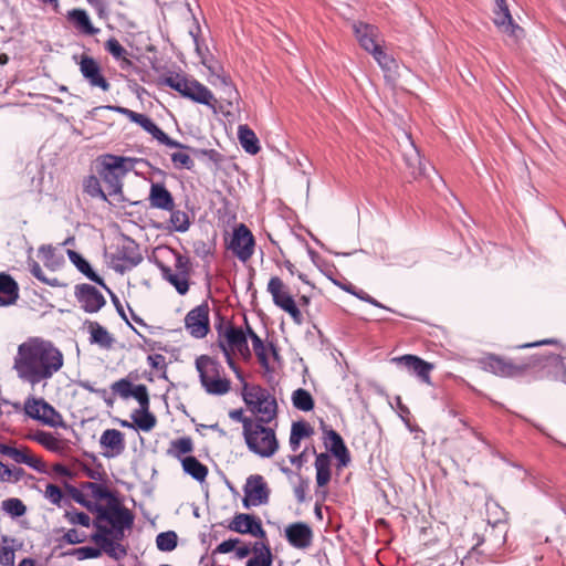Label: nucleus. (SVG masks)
Wrapping results in <instances>:
<instances>
[{
    "instance_id": "54",
    "label": "nucleus",
    "mask_w": 566,
    "mask_h": 566,
    "mask_svg": "<svg viewBox=\"0 0 566 566\" xmlns=\"http://www.w3.org/2000/svg\"><path fill=\"white\" fill-rule=\"evenodd\" d=\"M133 388L134 385L126 378H122L113 382L111 386L112 391L124 399H127L132 396Z\"/></svg>"
},
{
    "instance_id": "62",
    "label": "nucleus",
    "mask_w": 566,
    "mask_h": 566,
    "mask_svg": "<svg viewBox=\"0 0 566 566\" xmlns=\"http://www.w3.org/2000/svg\"><path fill=\"white\" fill-rule=\"evenodd\" d=\"M147 361L153 369L165 370L166 369V357L161 354H153L147 357Z\"/></svg>"
},
{
    "instance_id": "64",
    "label": "nucleus",
    "mask_w": 566,
    "mask_h": 566,
    "mask_svg": "<svg viewBox=\"0 0 566 566\" xmlns=\"http://www.w3.org/2000/svg\"><path fill=\"white\" fill-rule=\"evenodd\" d=\"M545 360L557 368L562 369V381L566 384V367L562 360V357L559 355H549L545 357Z\"/></svg>"
},
{
    "instance_id": "56",
    "label": "nucleus",
    "mask_w": 566,
    "mask_h": 566,
    "mask_svg": "<svg viewBox=\"0 0 566 566\" xmlns=\"http://www.w3.org/2000/svg\"><path fill=\"white\" fill-rule=\"evenodd\" d=\"M291 432L294 437H297L300 440L310 438L314 434L313 427L306 421H296L292 423Z\"/></svg>"
},
{
    "instance_id": "36",
    "label": "nucleus",
    "mask_w": 566,
    "mask_h": 566,
    "mask_svg": "<svg viewBox=\"0 0 566 566\" xmlns=\"http://www.w3.org/2000/svg\"><path fill=\"white\" fill-rule=\"evenodd\" d=\"M67 256L70 261L76 266V269L83 273L87 279L95 282L101 286H105L103 277L97 275L91 268L90 263L76 251L67 250Z\"/></svg>"
},
{
    "instance_id": "17",
    "label": "nucleus",
    "mask_w": 566,
    "mask_h": 566,
    "mask_svg": "<svg viewBox=\"0 0 566 566\" xmlns=\"http://www.w3.org/2000/svg\"><path fill=\"white\" fill-rule=\"evenodd\" d=\"M113 269L118 273H125L137 266L143 260L139 245L130 239H124L116 252L112 254Z\"/></svg>"
},
{
    "instance_id": "16",
    "label": "nucleus",
    "mask_w": 566,
    "mask_h": 566,
    "mask_svg": "<svg viewBox=\"0 0 566 566\" xmlns=\"http://www.w3.org/2000/svg\"><path fill=\"white\" fill-rule=\"evenodd\" d=\"M23 410L28 417L45 426L57 428L64 424L62 415L43 398L29 397Z\"/></svg>"
},
{
    "instance_id": "22",
    "label": "nucleus",
    "mask_w": 566,
    "mask_h": 566,
    "mask_svg": "<svg viewBox=\"0 0 566 566\" xmlns=\"http://www.w3.org/2000/svg\"><path fill=\"white\" fill-rule=\"evenodd\" d=\"M323 442L327 450L338 460L339 467H346L350 461V454L340 434L321 420Z\"/></svg>"
},
{
    "instance_id": "39",
    "label": "nucleus",
    "mask_w": 566,
    "mask_h": 566,
    "mask_svg": "<svg viewBox=\"0 0 566 566\" xmlns=\"http://www.w3.org/2000/svg\"><path fill=\"white\" fill-rule=\"evenodd\" d=\"M38 253L43 264L52 271L59 270L64 264L63 255L52 245L40 247Z\"/></svg>"
},
{
    "instance_id": "20",
    "label": "nucleus",
    "mask_w": 566,
    "mask_h": 566,
    "mask_svg": "<svg viewBox=\"0 0 566 566\" xmlns=\"http://www.w3.org/2000/svg\"><path fill=\"white\" fill-rule=\"evenodd\" d=\"M0 454L8 457L18 464H25L38 472H45L44 461L35 455L29 447L0 443Z\"/></svg>"
},
{
    "instance_id": "63",
    "label": "nucleus",
    "mask_w": 566,
    "mask_h": 566,
    "mask_svg": "<svg viewBox=\"0 0 566 566\" xmlns=\"http://www.w3.org/2000/svg\"><path fill=\"white\" fill-rule=\"evenodd\" d=\"M63 541L67 544H80L85 541V536L77 530L71 528L63 535Z\"/></svg>"
},
{
    "instance_id": "14",
    "label": "nucleus",
    "mask_w": 566,
    "mask_h": 566,
    "mask_svg": "<svg viewBox=\"0 0 566 566\" xmlns=\"http://www.w3.org/2000/svg\"><path fill=\"white\" fill-rule=\"evenodd\" d=\"M130 397H134L139 403V408L135 409L130 415L135 426L140 431H151L157 424V418L153 412H150L147 387L143 384L134 386Z\"/></svg>"
},
{
    "instance_id": "2",
    "label": "nucleus",
    "mask_w": 566,
    "mask_h": 566,
    "mask_svg": "<svg viewBox=\"0 0 566 566\" xmlns=\"http://www.w3.org/2000/svg\"><path fill=\"white\" fill-rule=\"evenodd\" d=\"M155 263L165 281L171 284L178 294L189 292L193 265L189 256L171 248H159L155 254Z\"/></svg>"
},
{
    "instance_id": "52",
    "label": "nucleus",
    "mask_w": 566,
    "mask_h": 566,
    "mask_svg": "<svg viewBox=\"0 0 566 566\" xmlns=\"http://www.w3.org/2000/svg\"><path fill=\"white\" fill-rule=\"evenodd\" d=\"M2 509L4 512L13 517H20L25 514L27 506L20 499L11 497L2 502Z\"/></svg>"
},
{
    "instance_id": "29",
    "label": "nucleus",
    "mask_w": 566,
    "mask_h": 566,
    "mask_svg": "<svg viewBox=\"0 0 566 566\" xmlns=\"http://www.w3.org/2000/svg\"><path fill=\"white\" fill-rule=\"evenodd\" d=\"M395 361L413 373L422 382L428 385L431 384L430 373L434 368L433 364L428 363L416 355H403L395 358Z\"/></svg>"
},
{
    "instance_id": "53",
    "label": "nucleus",
    "mask_w": 566,
    "mask_h": 566,
    "mask_svg": "<svg viewBox=\"0 0 566 566\" xmlns=\"http://www.w3.org/2000/svg\"><path fill=\"white\" fill-rule=\"evenodd\" d=\"M371 54L384 71L391 72L397 67L396 61L381 46L377 48Z\"/></svg>"
},
{
    "instance_id": "44",
    "label": "nucleus",
    "mask_w": 566,
    "mask_h": 566,
    "mask_svg": "<svg viewBox=\"0 0 566 566\" xmlns=\"http://www.w3.org/2000/svg\"><path fill=\"white\" fill-rule=\"evenodd\" d=\"M101 178L96 176H88L83 181V190L92 198H99L104 201L107 200V192L102 189Z\"/></svg>"
},
{
    "instance_id": "61",
    "label": "nucleus",
    "mask_w": 566,
    "mask_h": 566,
    "mask_svg": "<svg viewBox=\"0 0 566 566\" xmlns=\"http://www.w3.org/2000/svg\"><path fill=\"white\" fill-rule=\"evenodd\" d=\"M76 553L80 555L81 558H98L101 557L102 553H104V551L99 546H84L77 548Z\"/></svg>"
},
{
    "instance_id": "40",
    "label": "nucleus",
    "mask_w": 566,
    "mask_h": 566,
    "mask_svg": "<svg viewBox=\"0 0 566 566\" xmlns=\"http://www.w3.org/2000/svg\"><path fill=\"white\" fill-rule=\"evenodd\" d=\"M238 137L242 148L247 153L255 155L260 151L259 139L255 133L248 125L239 126Z\"/></svg>"
},
{
    "instance_id": "12",
    "label": "nucleus",
    "mask_w": 566,
    "mask_h": 566,
    "mask_svg": "<svg viewBox=\"0 0 566 566\" xmlns=\"http://www.w3.org/2000/svg\"><path fill=\"white\" fill-rule=\"evenodd\" d=\"M266 291L271 294L273 303L286 312L294 322L301 323L302 313L297 307L289 286L279 276H272L266 286Z\"/></svg>"
},
{
    "instance_id": "57",
    "label": "nucleus",
    "mask_w": 566,
    "mask_h": 566,
    "mask_svg": "<svg viewBox=\"0 0 566 566\" xmlns=\"http://www.w3.org/2000/svg\"><path fill=\"white\" fill-rule=\"evenodd\" d=\"M64 517L73 525H82L88 527L91 524V517L84 512H70L66 511Z\"/></svg>"
},
{
    "instance_id": "23",
    "label": "nucleus",
    "mask_w": 566,
    "mask_h": 566,
    "mask_svg": "<svg viewBox=\"0 0 566 566\" xmlns=\"http://www.w3.org/2000/svg\"><path fill=\"white\" fill-rule=\"evenodd\" d=\"M493 14V22L501 32L513 38L515 41L523 36L524 30L513 22L506 0H495Z\"/></svg>"
},
{
    "instance_id": "42",
    "label": "nucleus",
    "mask_w": 566,
    "mask_h": 566,
    "mask_svg": "<svg viewBox=\"0 0 566 566\" xmlns=\"http://www.w3.org/2000/svg\"><path fill=\"white\" fill-rule=\"evenodd\" d=\"M193 451V441L190 437H181L172 440L167 449V454L179 459L181 461L182 455L189 454Z\"/></svg>"
},
{
    "instance_id": "30",
    "label": "nucleus",
    "mask_w": 566,
    "mask_h": 566,
    "mask_svg": "<svg viewBox=\"0 0 566 566\" xmlns=\"http://www.w3.org/2000/svg\"><path fill=\"white\" fill-rule=\"evenodd\" d=\"M148 202L150 208L164 211L172 210L176 207L171 192L160 182L151 184Z\"/></svg>"
},
{
    "instance_id": "1",
    "label": "nucleus",
    "mask_w": 566,
    "mask_h": 566,
    "mask_svg": "<svg viewBox=\"0 0 566 566\" xmlns=\"http://www.w3.org/2000/svg\"><path fill=\"white\" fill-rule=\"evenodd\" d=\"M63 366V352L42 337H29L21 343L13 360L19 379L32 387L51 379Z\"/></svg>"
},
{
    "instance_id": "27",
    "label": "nucleus",
    "mask_w": 566,
    "mask_h": 566,
    "mask_svg": "<svg viewBox=\"0 0 566 566\" xmlns=\"http://www.w3.org/2000/svg\"><path fill=\"white\" fill-rule=\"evenodd\" d=\"M99 446L105 458L119 457L126 449L125 434L117 429H106L101 434Z\"/></svg>"
},
{
    "instance_id": "50",
    "label": "nucleus",
    "mask_w": 566,
    "mask_h": 566,
    "mask_svg": "<svg viewBox=\"0 0 566 566\" xmlns=\"http://www.w3.org/2000/svg\"><path fill=\"white\" fill-rule=\"evenodd\" d=\"M177 534L172 531L159 533L156 537V545L161 552H170L177 546Z\"/></svg>"
},
{
    "instance_id": "31",
    "label": "nucleus",
    "mask_w": 566,
    "mask_h": 566,
    "mask_svg": "<svg viewBox=\"0 0 566 566\" xmlns=\"http://www.w3.org/2000/svg\"><path fill=\"white\" fill-rule=\"evenodd\" d=\"M353 30L360 46L367 52L371 53L380 46L378 43L379 32L375 25L357 22L353 24Z\"/></svg>"
},
{
    "instance_id": "15",
    "label": "nucleus",
    "mask_w": 566,
    "mask_h": 566,
    "mask_svg": "<svg viewBox=\"0 0 566 566\" xmlns=\"http://www.w3.org/2000/svg\"><path fill=\"white\" fill-rule=\"evenodd\" d=\"M227 249L243 263L252 258L255 250V239L244 223H239L233 228L231 238L227 242Z\"/></svg>"
},
{
    "instance_id": "33",
    "label": "nucleus",
    "mask_w": 566,
    "mask_h": 566,
    "mask_svg": "<svg viewBox=\"0 0 566 566\" xmlns=\"http://www.w3.org/2000/svg\"><path fill=\"white\" fill-rule=\"evenodd\" d=\"M90 332V342L96 344L102 348L111 349L114 345V337L112 334L99 323L90 322L87 325Z\"/></svg>"
},
{
    "instance_id": "51",
    "label": "nucleus",
    "mask_w": 566,
    "mask_h": 566,
    "mask_svg": "<svg viewBox=\"0 0 566 566\" xmlns=\"http://www.w3.org/2000/svg\"><path fill=\"white\" fill-rule=\"evenodd\" d=\"M43 495L50 503L59 507L66 500L62 489L53 483L46 484Z\"/></svg>"
},
{
    "instance_id": "47",
    "label": "nucleus",
    "mask_w": 566,
    "mask_h": 566,
    "mask_svg": "<svg viewBox=\"0 0 566 566\" xmlns=\"http://www.w3.org/2000/svg\"><path fill=\"white\" fill-rule=\"evenodd\" d=\"M292 401L294 407L302 411H311L314 408L312 395L303 388H298L293 392Z\"/></svg>"
},
{
    "instance_id": "3",
    "label": "nucleus",
    "mask_w": 566,
    "mask_h": 566,
    "mask_svg": "<svg viewBox=\"0 0 566 566\" xmlns=\"http://www.w3.org/2000/svg\"><path fill=\"white\" fill-rule=\"evenodd\" d=\"M245 324L248 323L244 318ZM217 345L224 355L226 361L229 367L234 371L239 380H243V374L239 366L235 364L233 356L240 355L244 360H249L252 356L248 344V327L245 331L241 327L234 326L229 323L226 326L220 325L218 328Z\"/></svg>"
},
{
    "instance_id": "46",
    "label": "nucleus",
    "mask_w": 566,
    "mask_h": 566,
    "mask_svg": "<svg viewBox=\"0 0 566 566\" xmlns=\"http://www.w3.org/2000/svg\"><path fill=\"white\" fill-rule=\"evenodd\" d=\"M333 282L335 285L340 287L343 291L355 295L357 298H359L364 302H367L376 307H382V305L377 300L371 297L369 294H367L363 290H357L350 282H347V281L343 282V281H336V280H334Z\"/></svg>"
},
{
    "instance_id": "13",
    "label": "nucleus",
    "mask_w": 566,
    "mask_h": 566,
    "mask_svg": "<svg viewBox=\"0 0 566 566\" xmlns=\"http://www.w3.org/2000/svg\"><path fill=\"white\" fill-rule=\"evenodd\" d=\"M102 521H96L94 526L96 532L92 535V541L109 557L119 560L127 555V551L120 541L113 526L103 525Z\"/></svg>"
},
{
    "instance_id": "35",
    "label": "nucleus",
    "mask_w": 566,
    "mask_h": 566,
    "mask_svg": "<svg viewBox=\"0 0 566 566\" xmlns=\"http://www.w3.org/2000/svg\"><path fill=\"white\" fill-rule=\"evenodd\" d=\"M316 483L318 486H326L332 479V460L327 453L316 454L315 459Z\"/></svg>"
},
{
    "instance_id": "21",
    "label": "nucleus",
    "mask_w": 566,
    "mask_h": 566,
    "mask_svg": "<svg viewBox=\"0 0 566 566\" xmlns=\"http://www.w3.org/2000/svg\"><path fill=\"white\" fill-rule=\"evenodd\" d=\"M243 491L244 496L242 502L245 509L259 506L268 503L269 501L270 491L264 478L260 474L250 475L247 479Z\"/></svg>"
},
{
    "instance_id": "10",
    "label": "nucleus",
    "mask_w": 566,
    "mask_h": 566,
    "mask_svg": "<svg viewBox=\"0 0 566 566\" xmlns=\"http://www.w3.org/2000/svg\"><path fill=\"white\" fill-rule=\"evenodd\" d=\"M479 364L484 371L499 377L512 378L524 375L528 369L535 368L542 364V357L531 356L523 361L495 355L486 354L479 359Z\"/></svg>"
},
{
    "instance_id": "58",
    "label": "nucleus",
    "mask_w": 566,
    "mask_h": 566,
    "mask_svg": "<svg viewBox=\"0 0 566 566\" xmlns=\"http://www.w3.org/2000/svg\"><path fill=\"white\" fill-rule=\"evenodd\" d=\"M30 271H31L32 275L34 277H36L39 281H41L45 284H49L51 286L57 285V280L56 279L51 280V279L46 277L38 262L32 261V263H30Z\"/></svg>"
},
{
    "instance_id": "24",
    "label": "nucleus",
    "mask_w": 566,
    "mask_h": 566,
    "mask_svg": "<svg viewBox=\"0 0 566 566\" xmlns=\"http://www.w3.org/2000/svg\"><path fill=\"white\" fill-rule=\"evenodd\" d=\"M248 335L252 342L253 352L258 358L259 364L266 373H272L274 368L270 365V356L274 360L280 359V354L276 346L272 343L264 344L263 340L255 334L252 327L247 323Z\"/></svg>"
},
{
    "instance_id": "43",
    "label": "nucleus",
    "mask_w": 566,
    "mask_h": 566,
    "mask_svg": "<svg viewBox=\"0 0 566 566\" xmlns=\"http://www.w3.org/2000/svg\"><path fill=\"white\" fill-rule=\"evenodd\" d=\"M104 49L116 60L120 63V66L124 69L126 66L132 65V61L127 57L128 52L127 50L119 43V41L115 38L108 39L105 44Z\"/></svg>"
},
{
    "instance_id": "25",
    "label": "nucleus",
    "mask_w": 566,
    "mask_h": 566,
    "mask_svg": "<svg viewBox=\"0 0 566 566\" xmlns=\"http://www.w3.org/2000/svg\"><path fill=\"white\" fill-rule=\"evenodd\" d=\"M75 296L81 308L86 313H96L106 304L104 295L95 286L90 284L76 285Z\"/></svg>"
},
{
    "instance_id": "8",
    "label": "nucleus",
    "mask_w": 566,
    "mask_h": 566,
    "mask_svg": "<svg viewBox=\"0 0 566 566\" xmlns=\"http://www.w3.org/2000/svg\"><path fill=\"white\" fill-rule=\"evenodd\" d=\"M270 422L254 420L242 432L248 449L261 458L273 457L280 447L275 430L269 427Z\"/></svg>"
},
{
    "instance_id": "9",
    "label": "nucleus",
    "mask_w": 566,
    "mask_h": 566,
    "mask_svg": "<svg viewBox=\"0 0 566 566\" xmlns=\"http://www.w3.org/2000/svg\"><path fill=\"white\" fill-rule=\"evenodd\" d=\"M242 382V398L248 409L255 415V420L272 421L277 416V402L270 391L260 385Z\"/></svg>"
},
{
    "instance_id": "48",
    "label": "nucleus",
    "mask_w": 566,
    "mask_h": 566,
    "mask_svg": "<svg viewBox=\"0 0 566 566\" xmlns=\"http://www.w3.org/2000/svg\"><path fill=\"white\" fill-rule=\"evenodd\" d=\"M167 211L170 212L169 222L175 231L186 232L189 229L190 220L188 213L175 208Z\"/></svg>"
},
{
    "instance_id": "37",
    "label": "nucleus",
    "mask_w": 566,
    "mask_h": 566,
    "mask_svg": "<svg viewBox=\"0 0 566 566\" xmlns=\"http://www.w3.org/2000/svg\"><path fill=\"white\" fill-rule=\"evenodd\" d=\"M184 471L198 482H203L208 475V467L201 463L196 457L188 455L181 459Z\"/></svg>"
},
{
    "instance_id": "19",
    "label": "nucleus",
    "mask_w": 566,
    "mask_h": 566,
    "mask_svg": "<svg viewBox=\"0 0 566 566\" xmlns=\"http://www.w3.org/2000/svg\"><path fill=\"white\" fill-rule=\"evenodd\" d=\"M80 72L85 81L92 87H97L103 92L111 90V83L103 74L101 64L91 55L83 53L77 62Z\"/></svg>"
},
{
    "instance_id": "18",
    "label": "nucleus",
    "mask_w": 566,
    "mask_h": 566,
    "mask_svg": "<svg viewBox=\"0 0 566 566\" xmlns=\"http://www.w3.org/2000/svg\"><path fill=\"white\" fill-rule=\"evenodd\" d=\"M185 328L193 338H205L209 334L210 307L207 302H202L187 313Z\"/></svg>"
},
{
    "instance_id": "55",
    "label": "nucleus",
    "mask_w": 566,
    "mask_h": 566,
    "mask_svg": "<svg viewBox=\"0 0 566 566\" xmlns=\"http://www.w3.org/2000/svg\"><path fill=\"white\" fill-rule=\"evenodd\" d=\"M171 161L178 169L191 170L195 167V163L190 155L185 151H176L171 154Z\"/></svg>"
},
{
    "instance_id": "59",
    "label": "nucleus",
    "mask_w": 566,
    "mask_h": 566,
    "mask_svg": "<svg viewBox=\"0 0 566 566\" xmlns=\"http://www.w3.org/2000/svg\"><path fill=\"white\" fill-rule=\"evenodd\" d=\"M0 563L3 566L14 565V549L10 546H0Z\"/></svg>"
},
{
    "instance_id": "28",
    "label": "nucleus",
    "mask_w": 566,
    "mask_h": 566,
    "mask_svg": "<svg viewBox=\"0 0 566 566\" xmlns=\"http://www.w3.org/2000/svg\"><path fill=\"white\" fill-rule=\"evenodd\" d=\"M229 528L237 533L251 534L255 537L265 538L266 536L260 520L250 514L239 513L234 515Z\"/></svg>"
},
{
    "instance_id": "4",
    "label": "nucleus",
    "mask_w": 566,
    "mask_h": 566,
    "mask_svg": "<svg viewBox=\"0 0 566 566\" xmlns=\"http://www.w3.org/2000/svg\"><path fill=\"white\" fill-rule=\"evenodd\" d=\"M158 85L170 87L182 97L206 105L213 111L217 108V98L213 93L199 81L182 73L169 72L158 78Z\"/></svg>"
},
{
    "instance_id": "26",
    "label": "nucleus",
    "mask_w": 566,
    "mask_h": 566,
    "mask_svg": "<svg viewBox=\"0 0 566 566\" xmlns=\"http://www.w3.org/2000/svg\"><path fill=\"white\" fill-rule=\"evenodd\" d=\"M287 543L296 549H306L313 543V531L304 522H294L289 524L284 531Z\"/></svg>"
},
{
    "instance_id": "60",
    "label": "nucleus",
    "mask_w": 566,
    "mask_h": 566,
    "mask_svg": "<svg viewBox=\"0 0 566 566\" xmlns=\"http://www.w3.org/2000/svg\"><path fill=\"white\" fill-rule=\"evenodd\" d=\"M229 417L234 420V421H238V422H241L242 423V432L247 429L248 424L249 423H252L255 418H252V417H247L244 416L243 413V410L242 409H234V410H231L229 412Z\"/></svg>"
},
{
    "instance_id": "49",
    "label": "nucleus",
    "mask_w": 566,
    "mask_h": 566,
    "mask_svg": "<svg viewBox=\"0 0 566 566\" xmlns=\"http://www.w3.org/2000/svg\"><path fill=\"white\" fill-rule=\"evenodd\" d=\"M220 80L222 84L221 99L228 106L232 107L234 104L239 103V92L228 77L222 76Z\"/></svg>"
},
{
    "instance_id": "7",
    "label": "nucleus",
    "mask_w": 566,
    "mask_h": 566,
    "mask_svg": "<svg viewBox=\"0 0 566 566\" xmlns=\"http://www.w3.org/2000/svg\"><path fill=\"white\" fill-rule=\"evenodd\" d=\"M201 387L208 395L224 396L231 391V380L219 360L208 355L196 358Z\"/></svg>"
},
{
    "instance_id": "41",
    "label": "nucleus",
    "mask_w": 566,
    "mask_h": 566,
    "mask_svg": "<svg viewBox=\"0 0 566 566\" xmlns=\"http://www.w3.org/2000/svg\"><path fill=\"white\" fill-rule=\"evenodd\" d=\"M254 556L247 562V566H271L273 556L269 545L256 542L253 545Z\"/></svg>"
},
{
    "instance_id": "6",
    "label": "nucleus",
    "mask_w": 566,
    "mask_h": 566,
    "mask_svg": "<svg viewBox=\"0 0 566 566\" xmlns=\"http://www.w3.org/2000/svg\"><path fill=\"white\" fill-rule=\"evenodd\" d=\"M97 174L105 184L108 196H117L123 191V179L133 170L135 158L106 154L98 157Z\"/></svg>"
},
{
    "instance_id": "34",
    "label": "nucleus",
    "mask_w": 566,
    "mask_h": 566,
    "mask_svg": "<svg viewBox=\"0 0 566 566\" xmlns=\"http://www.w3.org/2000/svg\"><path fill=\"white\" fill-rule=\"evenodd\" d=\"M67 19L82 33L95 35L99 30L94 28L85 10L74 9L67 13Z\"/></svg>"
},
{
    "instance_id": "45",
    "label": "nucleus",
    "mask_w": 566,
    "mask_h": 566,
    "mask_svg": "<svg viewBox=\"0 0 566 566\" xmlns=\"http://www.w3.org/2000/svg\"><path fill=\"white\" fill-rule=\"evenodd\" d=\"M82 489L87 493V495L92 496L97 501H111L112 497H115L108 490V488L96 482H85L82 484Z\"/></svg>"
},
{
    "instance_id": "5",
    "label": "nucleus",
    "mask_w": 566,
    "mask_h": 566,
    "mask_svg": "<svg viewBox=\"0 0 566 566\" xmlns=\"http://www.w3.org/2000/svg\"><path fill=\"white\" fill-rule=\"evenodd\" d=\"M108 109L115 111L124 115L130 122L139 125L144 130L150 134L155 139H157L160 144L171 147V148H181V149H190L195 155H202L212 160L213 163H219L221 160V155L214 149H193L187 145H184L172 138H170L161 128H159L153 120L145 114H140L134 112L129 108L122 106H107Z\"/></svg>"
},
{
    "instance_id": "11",
    "label": "nucleus",
    "mask_w": 566,
    "mask_h": 566,
    "mask_svg": "<svg viewBox=\"0 0 566 566\" xmlns=\"http://www.w3.org/2000/svg\"><path fill=\"white\" fill-rule=\"evenodd\" d=\"M97 520L107 522L119 537H124V531L130 528L134 523L132 512L120 505L116 497H112L106 506L97 507Z\"/></svg>"
},
{
    "instance_id": "32",
    "label": "nucleus",
    "mask_w": 566,
    "mask_h": 566,
    "mask_svg": "<svg viewBox=\"0 0 566 566\" xmlns=\"http://www.w3.org/2000/svg\"><path fill=\"white\" fill-rule=\"evenodd\" d=\"M19 297L17 282L7 273H0V304L11 305Z\"/></svg>"
},
{
    "instance_id": "38",
    "label": "nucleus",
    "mask_w": 566,
    "mask_h": 566,
    "mask_svg": "<svg viewBox=\"0 0 566 566\" xmlns=\"http://www.w3.org/2000/svg\"><path fill=\"white\" fill-rule=\"evenodd\" d=\"M29 439L44 447L46 450L52 452H62L64 449V443L62 440L57 439L53 433L36 430L35 432L29 436Z\"/></svg>"
}]
</instances>
